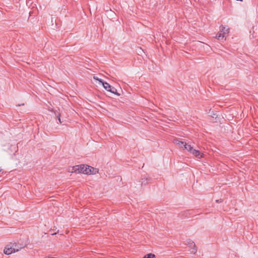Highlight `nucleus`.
<instances>
[{
	"label": "nucleus",
	"mask_w": 258,
	"mask_h": 258,
	"mask_svg": "<svg viewBox=\"0 0 258 258\" xmlns=\"http://www.w3.org/2000/svg\"><path fill=\"white\" fill-rule=\"evenodd\" d=\"M57 117H58V120L59 122L60 123H61V119H60V114H58Z\"/></svg>",
	"instance_id": "nucleus-14"
},
{
	"label": "nucleus",
	"mask_w": 258,
	"mask_h": 258,
	"mask_svg": "<svg viewBox=\"0 0 258 258\" xmlns=\"http://www.w3.org/2000/svg\"><path fill=\"white\" fill-rule=\"evenodd\" d=\"M193 243H194V247L192 248V250H191V252L195 253L197 251V249L195 248V246H196L195 243H194V242H193Z\"/></svg>",
	"instance_id": "nucleus-13"
},
{
	"label": "nucleus",
	"mask_w": 258,
	"mask_h": 258,
	"mask_svg": "<svg viewBox=\"0 0 258 258\" xmlns=\"http://www.w3.org/2000/svg\"><path fill=\"white\" fill-rule=\"evenodd\" d=\"M11 247L13 250V252L18 251H19V249H21L22 248V246H19V244L16 243H13V245Z\"/></svg>",
	"instance_id": "nucleus-4"
},
{
	"label": "nucleus",
	"mask_w": 258,
	"mask_h": 258,
	"mask_svg": "<svg viewBox=\"0 0 258 258\" xmlns=\"http://www.w3.org/2000/svg\"><path fill=\"white\" fill-rule=\"evenodd\" d=\"M143 258H156V256L154 254L151 253L145 255Z\"/></svg>",
	"instance_id": "nucleus-10"
},
{
	"label": "nucleus",
	"mask_w": 258,
	"mask_h": 258,
	"mask_svg": "<svg viewBox=\"0 0 258 258\" xmlns=\"http://www.w3.org/2000/svg\"><path fill=\"white\" fill-rule=\"evenodd\" d=\"M148 180V178H146V179H142V181H141V185L143 186V185H145L146 184V183H147V180Z\"/></svg>",
	"instance_id": "nucleus-12"
},
{
	"label": "nucleus",
	"mask_w": 258,
	"mask_h": 258,
	"mask_svg": "<svg viewBox=\"0 0 258 258\" xmlns=\"http://www.w3.org/2000/svg\"><path fill=\"white\" fill-rule=\"evenodd\" d=\"M229 29L223 25L220 27L219 31L216 36V38L219 40H226L228 35Z\"/></svg>",
	"instance_id": "nucleus-2"
},
{
	"label": "nucleus",
	"mask_w": 258,
	"mask_h": 258,
	"mask_svg": "<svg viewBox=\"0 0 258 258\" xmlns=\"http://www.w3.org/2000/svg\"><path fill=\"white\" fill-rule=\"evenodd\" d=\"M102 85L103 86L104 88L107 91L110 92V91H111V89L112 88V87L108 83L106 82H103Z\"/></svg>",
	"instance_id": "nucleus-6"
},
{
	"label": "nucleus",
	"mask_w": 258,
	"mask_h": 258,
	"mask_svg": "<svg viewBox=\"0 0 258 258\" xmlns=\"http://www.w3.org/2000/svg\"><path fill=\"white\" fill-rule=\"evenodd\" d=\"M110 92H111L112 93L116 95L117 96H120V94L118 93L116 91V90L113 87H112V88L111 89V91H110Z\"/></svg>",
	"instance_id": "nucleus-11"
},
{
	"label": "nucleus",
	"mask_w": 258,
	"mask_h": 258,
	"mask_svg": "<svg viewBox=\"0 0 258 258\" xmlns=\"http://www.w3.org/2000/svg\"><path fill=\"white\" fill-rule=\"evenodd\" d=\"M79 168H80V165L74 166L72 167V171L71 172L79 173V171L80 170Z\"/></svg>",
	"instance_id": "nucleus-9"
},
{
	"label": "nucleus",
	"mask_w": 258,
	"mask_h": 258,
	"mask_svg": "<svg viewBox=\"0 0 258 258\" xmlns=\"http://www.w3.org/2000/svg\"><path fill=\"white\" fill-rule=\"evenodd\" d=\"M222 164H223V166H227V165H225V164H224L223 162H222Z\"/></svg>",
	"instance_id": "nucleus-16"
},
{
	"label": "nucleus",
	"mask_w": 258,
	"mask_h": 258,
	"mask_svg": "<svg viewBox=\"0 0 258 258\" xmlns=\"http://www.w3.org/2000/svg\"><path fill=\"white\" fill-rule=\"evenodd\" d=\"M86 167L87 168L86 170L87 172L85 173V174H95L98 172L99 169L98 168H94L87 165H86Z\"/></svg>",
	"instance_id": "nucleus-3"
},
{
	"label": "nucleus",
	"mask_w": 258,
	"mask_h": 258,
	"mask_svg": "<svg viewBox=\"0 0 258 258\" xmlns=\"http://www.w3.org/2000/svg\"><path fill=\"white\" fill-rule=\"evenodd\" d=\"M86 165H84V164H83V165H80V170L79 171V173H83V174H85V173H86L87 172V170H86Z\"/></svg>",
	"instance_id": "nucleus-7"
},
{
	"label": "nucleus",
	"mask_w": 258,
	"mask_h": 258,
	"mask_svg": "<svg viewBox=\"0 0 258 258\" xmlns=\"http://www.w3.org/2000/svg\"><path fill=\"white\" fill-rule=\"evenodd\" d=\"M2 170V169L0 168V172Z\"/></svg>",
	"instance_id": "nucleus-19"
},
{
	"label": "nucleus",
	"mask_w": 258,
	"mask_h": 258,
	"mask_svg": "<svg viewBox=\"0 0 258 258\" xmlns=\"http://www.w3.org/2000/svg\"><path fill=\"white\" fill-rule=\"evenodd\" d=\"M47 258H55V257L49 256Z\"/></svg>",
	"instance_id": "nucleus-15"
},
{
	"label": "nucleus",
	"mask_w": 258,
	"mask_h": 258,
	"mask_svg": "<svg viewBox=\"0 0 258 258\" xmlns=\"http://www.w3.org/2000/svg\"><path fill=\"white\" fill-rule=\"evenodd\" d=\"M173 143L177 145L179 148L182 150H186L198 159H201L204 157L203 153L201 152L199 150L194 149L192 146L185 142L175 139L173 141Z\"/></svg>",
	"instance_id": "nucleus-1"
},
{
	"label": "nucleus",
	"mask_w": 258,
	"mask_h": 258,
	"mask_svg": "<svg viewBox=\"0 0 258 258\" xmlns=\"http://www.w3.org/2000/svg\"><path fill=\"white\" fill-rule=\"evenodd\" d=\"M13 249H12L11 246L10 247H8V246H7L4 249V252L6 254L9 255V254H11V253H12L13 252Z\"/></svg>",
	"instance_id": "nucleus-5"
},
{
	"label": "nucleus",
	"mask_w": 258,
	"mask_h": 258,
	"mask_svg": "<svg viewBox=\"0 0 258 258\" xmlns=\"http://www.w3.org/2000/svg\"><path fill=\"white\" fill-rule=\"evenodd\" d=\"M56 234V233H54L52 234V235H55V234Z\"/></svg>",
	"instance_id": "nucleus-18"
},
{
	"label": "nucleus",
	"mask_w": 258,
	"mask_h": 258,
	"mask_svg": "<svg viewBox=\"0 0 258 258\" xmlns=\"http://www.w3.org/2000/svg\"><path fill=\"white\" fill-rule=\"evenodd\" d=\"M216 202L218 203V202H220V201L219 200H217Z\"/></svg>",
	"instance_id": "nucleus-17"
},
{
	"label": "nucleus",
	"mask_w": 258,
	"mask_h": 258,
	"mask_svg": "<svg viewBox=\"0 0 258 258\" xmlns=\"http://www.w3.org/2000/svg\"><path fill=\"white\" fill-rule=\"evenodd\" d=\"M93 79L97 82L96 85H102L103 83L102 80L99 79L97 77L93 76Z\"/></svg>",
	"instance_id": "nucleus-8"
}]
</instances>
